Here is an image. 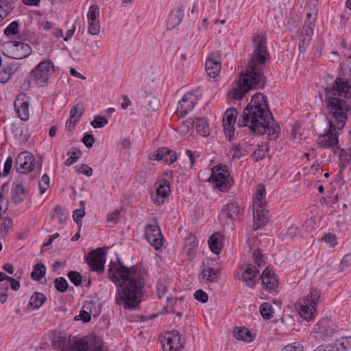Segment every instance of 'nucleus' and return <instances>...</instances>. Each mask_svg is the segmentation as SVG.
Instances as JSON below:
<instances>
[{
	"label": "nucleus",
	"instance_id": "9",
	"mask_svg": "<svg viewBox=\"0 0 351 351\" xmlns=\"http://www.w3.org/2000/svg\"><path fill=\"white\" fill-rule=\"evenodd\" d=\"M335 326L330 318L320 319L314 328L313 337L318 341H326L335 332Z\"/></svg>",
	"mask_w": 351,
	"mask_h": 351
},
{
	"label": "nucleus",
	"instance_id": "61",
	"mask_svg": "<svg viewBox=\"0 0 351 351\" xmlns=\"http://www.w3.org/2000/svg\"><path fill=\"white\" fill-rule=\"evenodd\" d=\"M324 240L326 243L329 244L330 246L334 247L337 245V238L335 234L331 233L326 234L323 237Z\"/></svg>",
	"mask_w": 351,
	"mask_h": 351
},
{
	"label": "nucleus",
	"instance_id": "48",
	"mask_svg": "<svg viewBox=\"0 0 351 351\" xmlns=\"http://www.w3.org/2000/svg\"><path fill=\"white\" fill-rule=\"evenodd\" d=\"M99 14V7L97 5H92L89 8V10L88 12V14H87L88 21H99L98 20Z\"/></svg>",
	"mask_w": 351,
	"mask_h": 351
},
{
	"label": "nucleus",
	"instance_id": "1",
	"mask_svg": "<svg viewBox=\"0 0 351 351\" xmlns=\"http://www.w3.org/2000/svg\"><path fill=\"white\" fill-rule=\"evenodd\" d=\"M109 279L119 285L115 301L125 309L134 308L141 302L145 286V273L141 267L125 266L123 262L111 261L108 270Z\"/></svg>",
	"mask_w": 351,
	"mask_h": 351
},
{
	"label": "nucleus",
	"instance_id": "35",
	"mask_svg": "<svg viewBox=\"0 0 351 351\" xmlns=\"http://www.w3.org/2000/svg\"><path fill=\"white\" fill-rule=\"evenodd\" d=\"M46 273V267L43 263H39L34 265L33 271L31 273V277L33 280L38 281L42 279Z\"/></svg>",
	"mask_w": 351,
	"mask_h": 351
},
{
	"label": "nucleus",
	"instance_id": "18",
	"mask_svg": "<svg viewBox=\"0 0 351 351\" xmlns=\"http://www.w3.org/2000/svg\"><path fill=\"white\" fill-rule=\"evenodd\" d=\"M240 212V207L239 204L236 202H229L226 204L222 208L221 218L229 220L227 223L232 224L231 229L233 230L234 221L236 217L239 215Z\"/></svg>",
	"mask_w": 351,
	"mask_h": 351
},
{
	"label": "nucleus",
	"instance_id": "59",
	"mask_svg": "<svg viewBox=\"0 0 351 351\" xmlns=\"http://www.w3.org/2000/svg\"><path fill=\"white\" fill-rule=\"evenodd\" d=\"M195 124V122L193 118H188L184 121L182 122L180 128L184 132H188L190 129H191L193 125Z\"/></svg>",
	"mask_w": 351,
	"mask_h": 351
},
{
	"label": "nucleus",
	"instance_id": "19",
	"mask_svg": "<svg viewBox=\"0 0 351 351\" xmlns=\"http://www.w3.org/2000/svg\"><path fill=\"white\" fill-rule=\"evenodd\" d=\"M73 337L71 336L57 335L52 341V348L58 351H73Z\"/></svg>",
	"mask_w": 351,
	"mask_h": 351
},
{
	"label": "nucleus",
	"instance_id": "26",
	"mask_svg": "<svg viewBox=\"0 0 351 351\" xmlns=\"http://www.w3.org/2000/svg\"><path fill=\"white\" fill-rule=\"evenodd\" d=\"M202 275L204 279H206V283L216 282L219 278V269L208 264L202 270Z\"/></svg>",
	"mask_w": 351,
	"mask_h": 351
},
{
	"label": "nucleus",
	"instance_id": "24",
	"mask_svg": "<svg viewBox=\"0 0 351 351\" xmlns=\"http://www.w3.org/2000/svg\"><path fill=\"white\" fill-rule=\"evenodd\" d=\"M184 6L180 4L177 8L173 10L169 14L167 22L168 29H173L179 25L183 20Z\"/></svg>",
	"mask_w": 351,
	"mask_h": 351
},
{
	"label": "nucleus",
	"instance_id": "33",
	"mask_svg": "<svg viewBox=\"0 0 351 351\" xmlns=\"http://www.w3.org/2000/svg\"><path fill=\"white\" fill-rule=\"evenodd\" d=\"M53 62L50 60H47L40 62L34 70H37L49 77V73L53 71Z\"/></svg>",
	"mask_w": 351,
	"mask_h": 351
},
{
	"label": "nucleus",
	"instance_id": "55",
	"mask_svg": "<svg viewBox=\"0 0 351 351\" xmlns=\"http://www.w3.org/2000/svg\"><path fill=\"white\" fill-rule=\"evenodd\" d=\"M186 154L189 158V160H190L189 168L191 169V168H193L194 164L196 162L197 158L200 156V153L198 152H192L190 149H186Z\"/></svg>",
	"mask_w": 351,
	"mask_h": 351
},
{
	"label": "nucleus",
	"instance_id": "56",
	"mask_svg": "<svg viewBox=\"0 0 351 351\" xmlns=\"http://www.w3.org/2000/svg\"><path fill=\"white\" fill-rule=\"evenodd\" d=\"M193 296L195 300L202 303L206 302L208 300V294L202 289L197 290L194 293Z\"/></svg>",
	"mask_w": 351,
	"mask_h": 351
},
{
	"label": "nucleus",
	"instance_id": "10",
	"mask_svg": "<svg viewBox=\"0 0 351 351\" xmlns=\"http://www.w3.org/2000/svg\"><path fill=\"white\" fill-rule=\"evenodd\" d=\"M145 237L149 243L158 250L163 245V236L156 219L154 223L148 224L145 228Z\"/></svg>",
	"mask_w": 351,
	"mask_h": 351
},
{
	"label": "nucleus",
	"instance_id": "23",
	"mask_svg": "<svg viewBox=\"0 0 351 351\" xmlns=\"http://www.w3.org/2000/svg\"><path fill=\"white\" fill-rule=\"evenodd\" d=\"M298 310L300 316L308 320H312L314 318L315 313V306L311 304L307 299H303L302 301L298 303Z\"/></svg>",
	"mask_w": 351,
	"mask_h": 351
},
{
	"label": "nucleus",
	"instance_id": "32",
	"mask_svg": "<svg viewBox=\"0 0 351 351\" xmlns=\"http://www.w3.org/2000/svg\"><path fill=\"white\" fill-rule=\"evenodd\" d=\"M195 128L197 133L202 136H208L210 134L208 124L204 119L196 118Z\"/></svg>",
	"mask_w": 351,
	"mask_h": 351
},
{
	"label": "nucleus",
	"instance_id": "7",
	"mask_svg": "<svg viewBox=\"0 0 351 351\" xmlns=\"http://www.w3.org/2000/svg\"><path fill=\"white\" fill-rule=\"evenodd\" d=\"M3 54L10 58L21 60L32 53L31 47L23 42L10 41L3 45Z\"/></svg>",
	"mask_w": 351,
	"mask_h": 351
},
{
	"label": "nucleus",
	"instance_id": "8",
	"mask_svg": "<svg viewBox=\"0 0 351 351\" xmlns=\"http://www.w3.org/2000/svg\"><path fill=\"white\" fill-rule=\"evenodd\" d=\"M106 252L102 247L91 250L86 258V262L90 269L101 274L104 272Z\"/></svg>",
	"mask_w": 351,
	"mask_h": 351
},
{
	"label": "nucleus",
	"instance_id": "16",
	"mask_svg": "<svg viewBox=\"0 0 351 351\" xmlns=\"http://www.w3.org/2000/svg\"><path fill=\"white\" fill-rule=\"evenodd\" d=\"M149 159L157 161L162 160L165 163L171 165L176 160L177 156L173 150L167 147H159L156 151L150 154Z\"/></svg>",
	"mask_w": 351,
	"mask_h": 351
},
{
	"label": "nucleus",
	"instance_id": "37",
	"mask_svg": "<svg viewBox=\"0 0 351 351\" xmlns=\"http://www.w3.org/2000/svg\"><path fill=\"white\" fill-rule=\"evenodd\" d=\"M337 149L339 150V165L341 169H346L349 165H351V156L347 154V152L345 149H339V147H337Z\"/></svg>",
	"mask_w": 351,
	"mask_h": 351
},
{
	"label": "nucleus",
	"instance_id": "49",
	"mask_svg": "<svg viewBox=\"0 0 351 351\" xmlns=\"http://www.w3.org/2000/svg\"><path fill=\"white\" fill-rule=\"evenodd\" d=\"M77 149L75 147L70 149L68 154H71V156L65 160V166L70 167L78 160L79 157L77 156Z\"/></svg>",
	"mask_w": 351,
	"mask_h": 351
},
{
	"label": "nucleus",
	"instance_id": "47",
	"mask_svg": "<svg viewBox=\"0 0 351 351\" xmlns=\"http://www.w3.org/2000/svg\"><path fill=\"white\" fill-rule=\"evenodd\" d=\"M67 276L70 281L76 287L81 285L82 284V276L81 274L76 271H70Z\"/></svg>",
	"mask_w": 351,
	"mask_h": 351
},
{
	"label": "nucleus",
	"instance_id": "27",
	"mask_svg": "<svg viewBox=\"0 0 351 351\" xmlns=\"http://www.w3.org/2000/svg\"><path fill=\"white\" fill-rule=\"evenodd\" d=\"M27 191L21 183H17L11 190V199L16 204H21L26 196Z\"/></svg>",
	"mask_w": 351,
	"mask_h": 351
},
{
	"label": "nucleus",
	"instance_id": "41",
	"mask_svg": "<svg viewBox=\"0 0 351 351\" xmlns=\"http://www.w3.org/2000/svg\"><path fill=\"white\" fill-rule=\"evenodd\" d=\"M260 313L265 319H269L273 317V308L267 302L263 303L260 306Z\"/></svg>",
	"mask_w": 351,
	"mask_h": 351
},
{
	"label": "nucleus",
	"instance_id": "5",
	"mask_svg": "<svg viewBox=\"0 0 351 351\" xmlns=\"http://www.w3.org/2000/svg\"><path fill=\"white\" fill-rule=\"evenodd\" d=\"M254 43L253 54L248 62L245 73L239 77L237 88H263L266 85L265 77L259 66L269 59L267 48V38L262 34L253 36Z\"/></svg>",
	"mask_w": 351,
	"mask_h": 351
},
{
	"label": "nucleus",
	"instance_id": "28",
	"mask_svg": "<svg viewBox=\"0 0 351 351\" xmlns=\"http://www.w3.org/2000/svg\"><path fill=\"white\" fill-rule=\"evenodd\" d=\"M205 70L209 77H217L221 70V62L217 59L207 58L205 63Z\"/></svg>",
	"mask_w": 351,
	"mask_h": 351
},
{
	"label": "nucleus",
	"instance_id": "11",
	"mask_svg": "<svg viewBox=\"0 0 351 351\" xmlns=\"http://www.w3.org/2000/svg\"><path fill=\"white\" fill-rule=\"evenodd\" d=\"M238 116L237 108L231 107L228 108L223 117V127L224 134L229 141L234 138V124Z\"/></svg>",
	"mask_w": 351,
	"mask_h": 351
},
{
	"label": "nucleus",
	"instance_id": "45",
	"mask_svg": "<svg viewBox=\"0 0 351 351\" xmlns=\"http://www.w3.org/2000/svg\"><path fill=\"white\" fill-rule=\"evenodd\" d=\"M252 259L258 267H261L265 263L264 256L258 248L253 249Z\"/></svg>",
	"mask_w": 351,
	"mask_h": 351
},
{
	"label": "nucleus",
	"instance_id": "14",
	"mask_svg": "<svg viewBox=\"0 0 351 351\" xmlns=\"http://www.w3.org/2000/svg\"><path fill=\"white\" fill-rule=\"evenodd\" d=\"M259 270L253 264H247L246 268L242 272L241 276L237 278L239 280L244 282L249 287H254L260 280Z\"/></svg>",
	"mask_w": 351,
	"mask_h": 351
},
{
	"label": "nucleus",
	"instance_id": "4",
	"mask_svg": "<svg viewBox=\"0 0 351 351\" xmlns=\"http://www.w3.org/2000/svg\"><path fill=\"white\" fill-rule=\"evenodd\" d=\"M351 97V89H326V107L332 118L328 121V127L320 134L317 144L323 148L335 147L338 144L337 131L345 126L348 120V112L351 110L346 99Z\"/></svg>",
	"mask_w": 351,
	"mask_h": 351
},
{
	"label": "nucleus",
	"instance_id": "57",
	"mask_svg": "<svg viewBox=\"0 0 351 351\" xmlns=\"http://www.w3.org/2000/svg\"><path fill=\"white\" fill-rule=\"evenodd\" d=\"M13 164V159L12 156H8L4 163V168L3 171L2 176L3 177L8 176L11 171L12 167Z\"/></svg>",
	"mask_w": 351,
	"mask_h": 351
},
{
	"label": "nucleus",
	"instance_id": "60",
	"mask_svg": "<svg viewBox=\"0 0 351 351\" xmlns=\"http://www.w3.org/2000/svg\"><path fill=\"white\" fill-rule=\"evenodd\" d=\"M16 137L22 143H26L29 140V136L27 133H24L23 128H17L16 130Z\"/></svg>",
	"mask_w": 351,
	"mask_h": 351
},
{
	"label": "nucleus",
	"instance_id": "52",
	"mask_svg": "<svg viewBox=\"0 0 351 351\" xmlns=\"http://www.w3.org/2000/svg\"><path fill=\"white\" fill-rule=\"evenodd\" d=\"M85 215V211L84 209H76L73 211V218L75 222L80 226H82V219Z\"/></svg>",
	"mask_w": 351,
	"mask_h": 351
},
{
	"label": "nucleus",
	"instance_id": "50",
	"mask_svg": "<svg viewBox=\"0 0 351 351\" xmlns=\"http://www.w3.org/2000/svg\"><path fill=\"white\" fill-rule=\"evenodd\" d=\"M49 177L45 174L42 176L41 180L39 182V190L40 193L43 194L49 187Z\"/></svg>",
	"mask_w": 351,
	"mask_h": 351
},
{
	"label": "nucleus",
	"instance_id": "51",
	"mask_svg": "<svg viewBox=\"0 0 351 351\" xmlns=\"http://www.w3.org/2000/svg\"><path fill=\"white\" fill-rule=\"evenodd\" d=\"M88 33L92 35H97L100 31V25L99 21H88Z\"/></svg>",
	"mask_w": 351,
	"mask_h": 351
},
{
	"label": "nucleus",
	"instance_id": "3",
	"mask_svg": "<svg viewBox=\"0 0 351 351\" xmlns=\"http://www.w3.org/2000/svg\"><path fill=\"white\" fill-rule=\"evenodd\" d=\"M351 97V89H326V107L332 118L328 121V127L320 134L317 144L323 148L335 147L338 144L337 131L345 126L348 120V112L351 110L346 99Z\"/></svg>",
	"mask_w": 351,
	"mask_h": 351
},
{
	"label": "nucleus",
	"instance_id": "30",
	"mask_svg": "<svg viewBox=\"0 0 351 351\" xmlns=\"http://www.w3.org/2000/svg\"><path fill=\"white\" fill-rule=\"evenodd\" d=\"M13 226V221L8 217H0V239H4L8 233V230Z\"/></svg>",
	"mask_w": 351,
	"mask_h": 351
},
{
	"label": "nucleus",
	"instance_id": "21",
	"mask_svg": "<svg viewBox=\"0 0 351 351\" xmlns=\"http://www.w3.org/2000/svg\"><path fill=\"white\" fill-rule=\"evenodd\" d=\"M49 77L37 70H32L28 79V85L32 88H43L47 86Z\"/></svg>",
	"mask_w": 351,
	"mask_h": 351
},
{
	"label": "nucleus",
	"instance_id": "20",
	"mask_svg": "<svg viewBox=\"0 0 351 351\" xmlns=\"http://www.w3.org/2000/svg\"><path fill=\"white\" fill-rule=\"evenodd\" d=\"M169 183L167 180H162L156 189V194L152 196L153 201L156 205H161L165 202V198L170 193Z\"/></svg>",
	"mask_w": 351,
	"mask_h": 351
},
{
	"label": "nucleus",
	"instance_id": "42",
	"mask_svg": "<svg viewBox=\"0 0 351 351\" xmlns=\"http://www.w3.org/2000/svg\"><path fill=\"white\" fill-rule=\"evenodd\" d=\"M320 298L319 291L316 288L311 289L310 293L307 295L304 299H307L311 304L316 307Z\"/></svg>",
	"mask_w": 351,
	"mask_h": 351
},
{
	"label": "nucleus",
	"instance_id": "2",
	"mask_svg": "<svg viewBox=\"0 0 351 351\" xmlns=\"http://www.w3.org/2000/svg\"><path fill=\"white\" fill-rule=\"evenodd\" d=\"M237 124L239 127H248L258 136L267 134L270 141L276 140L280 133V128L269 110L267 97L262 93L252 96L239 117Z\"/></svg>",
	"mask_w": 351,
	"mask_h": 351
},
{
	"label": "nucleus",
	"instance_id": "43",
	"mask_svg": "<svg viewBox=\"0 0 351 351\" xmlns=\"http://www.w3.org/2000/svg\"><path fill=\"white\" fill-rule=\"evenodd\" d=\"M251 89H231L228 93V96L234 100H241L243 96Z\"/></svg>",
	"mask_w": 351,
	"mask_h": 351
},
{
	"label": "nucleus",
	"instance_id": "36",
	"mask_svg": "<svg viewBox=\"0 0 351 351\" xmlns=\"http://www.w3.org/2000/svg\"><path fill=\"white\" fill-rule=\"evenodd\" d=\"M84 111V105L82 103H77L74 105L70 110V117L75 121H79Z\"/></svg>",
	"mask_w": 351,
	"mask_h": 351
},
{
	"label": "nucleus",
	"instance_id": "25",
	"mask_svg": "<svg viewBox=\"0 0 351 351\" xmlns=\"http://www.w3.org/2000/svg\"><path fill=\"white\" fill-rule=\"evenodd\" d=\"M198 91L199 89H192L183 96L182 100L180 101V104L182 105V103H188V106L186 107V109L180 111L182 116L187 114L189 111L191 110L192 108L195 106L198 99Z\"/></svg>",
	"mask_w": 351,
	"mask_h": 351
},
{
	"label": "nucleus",
	"instance_id": "54",
	"mask_svg": "<svg viewBox=\"0 0 351 351\" xmlns=\"http://www.w3.org/2000/svg\"><path fill=\"white\" fill-rule=\"evenodd\" d=\"M19 23L12 21L4 30L6 36L16 34L18 33Z\"/></svg>",
	"mask_w": 351,
	"mask_h": 351
},
{
	"label": "nucleus",
	"instance_id": "63",
	"mask_svg": "<svg viewBox=\"0 0 351 351\" xmlns=\"http://www.w3.org/2000/svg\"><path fill=\"white\" fill-rule=\"evenodd\" d=\"M82 143L88 147L90 148L95 142V138L93 134H86L82 140Z\"/></svg>",
	"mask_w": 351,
	"mask_h": 351
},
{
	"label": "nucleus",
	"instance_id": "39",
	"mask_svg": "<svg viewBox=\"0 0 351 351\" xmlns=\"http://www.w3.org/2000/svg\"><path fill=\"white\" fill-rule=\"evenodd\" d=\"M265 197V189L264 185L259 184L256 191V195L254 197L253 205L260 204L265 206L264 199Z\"/></svg>",
	"mask_w": 351,
	"mask_h": 351
},
{
	"label": "nucleus",
	"instance_id": "31",
	"mask_svg": "<svg viewBox=\"0 0 351 351\" xmlns=\"http://www.w3.org/2000/svg\"><path fill=\"white\" fill-rule=\"evenodd\" d=\"M220 234L215 232L208 239V245L210 250L215 254H219L221 251L220 242L219 241Z\"/></svg>",
	"mask_w": 351,
	"mask_h": 351
},
{
	"label": "nucleus",
	"instance_id": "22",
	"mask_svg": "<svg viewBox=\"0 0 351 351\" xmlns=\"http://www.w3.org/2000/svg\"><path fill=\"white\" fill-rule=\"evenodd\" d=\"M260 279H261L262 284L265 288L269 291H275L278 287V282L276 278V276L269 268H266L263 271L262 275L260 276Z\"/></svg>",
	"mask_w": 351,
	"mask_h": 351
},
{
	"label": "nucleus",
	"instance_id": "34",
	"mask_svg": "<svg viewBox=\"0 0 351 351\" xmlns=\"http://www.w3.org/2000/svg\"><path fill=\"white\" fill-rule=\"evenodd\" d=\"M47 300V297L42 293L35 292L30 298L29 304L34 308H39Z\"/></svg>",
	"mask_w": 351,
	"mask_h": 351
},
{
	"label": "nucleus",
	"instance_id": "38",
	"mask_svg": "<svg viewBox=\"0 0 351 351\" xmlns=\"http://www.w3.org/2000/svg\"><path fill=\"white\" fill-rule=\"evenodd\" d=\"M186 241L184 250L188 256H191L198 246V240L194 237L189 238Z\"/></svg>",
	"mask_w": 351,
	"mask_h": 351
},
{
	"label": "nucleus",
	"instance_id": "64",
	"mask_svg": "<svg viewBox=\"0 0 351 351\" xmlns=\"http://www.w3.org/2000/svg\"><path fill=\"white\" fill-rule=\"evenodd\" d=\"M339 348L335 343L327 346H320L315 351H338Z\"/></svg>",
	"mask_w": 351,
	"mask_h": 351
},
{
	"label": "nucleus",
	"instance_id": "40",
	"mask_svg": "<svg viewBox=\"0 0 351 351\" xmlns=\"http://www.w3.org/2000/svg\"><path fill=\"white\" fill-rule=\"evenodd\" d=\"M335 343L339 348L338 351H351V337H342Z\"/></svg>",
	"mask_w": 351,
	"mask_h": 351
},
{
	"label": "nucleus",
	"instance_id": "62",
	"mask_svg": "<svg viewBox=\"0 0 351 351\" xmlns=\"http://www.w3.org/2000/svg\"><path fill=\"white\" fill-rule=\"evenodd\" d=\"M77 171V173L84 174L88 177H90L93 175L92 168L85 164H83L79 167Z\"/></svg>",
	"mask_w": 351,
	"mask_h": 351
},
{
	"label": "nucleus",
	"instance_id": "53",
	"mask_svg": "<svg viewBox=\"0 0 351 351\" xmlns=\"http://www.w3.org/2000/svg\"><path fill=\"white\" fill-rule=\"evenodd\" d=\"M176 342L171 337H168L165 343L162 344L163 351H177L178 346H175Z\"/></svg>",
	"mask_w": 351,
	"mask_h": 351
},
{
	"label": "nucleus",
	"instance_id": "12",
	"mask_svg": "<svg viewBox=\"0 0 351 351\" xmlns=\"http://www.w3.org/2000/svg\"><path fill=\"white\" fill-rule=\"evenodd\" d=\"M35 158L32 154L27 152L19 154L16 158L15 167L20 174H26L31 171L34 167Z\"/></svg>",
	"mask_w": 351,
	"mask_h": 351
},
{
	"label": "nucleus",
	"instance_id": "13",
	"mask_svg": "<svg viewBox=\"0 0 351 351\" xmlns=\"http://www.w3.org/2000/svg\"><path fill=\"white\" fill-rule=\"evenodd\" d=\"M29 97L24 93H20L15 99L14 110L18 117L22 121H27L29 118Z\"/></svg>",
	"mask_w": 351,
	"mask_h": 351
},
{
	"label": "nucleus",
	"instance_id": "46",
	"mask_svg": "<svg viewBox=\"0 0 351 351\" xmlns=\"http://www.w3.org/2000/svg\"><path fill=\"white\" fill-rule=\"evenodd\" d=\"M108 123V121L105 117L97 115L94 117L90 124L94 128H101Z\"/></svg>",
	"mask_w": 351,
	"mask_h": 351
},
{
	"label": "nucleus",
	"instance_id": "17",
	"mask_svg": "<svg viewBox=\"0 0 351 351\" xmlns=\"http://www.w3.org/2000/svg\"><path fill=\"white\" fill-rule=\"evenodd\" d=\"M267 213L268 210L265 208V206H260V204L253 205L254 230H256L263 227L267 223Z\"/></svg>",
	"mask_w": 351,
	"mask_h": 351
},
{
	"label": "nucleus",
	"instance_id": "44",
	"mask_svg": "<svg viewBox=\"0 0 351 351\" xmlns=\"http://www.w3.org/2000/svg\"><path fill=\"white\" fill-rule=\"evenodd\" d=\"M56 289L61 293H64L68 289V282L63 277H59L54 280Z\"/></svg>",
	"mask_w": 351,
	"mask_h": 351
},
{
	"label": "nucleus",
	"instance_id": "6",
	"mask_svg": "<svg viewBox=\"0 0 351 351\" xmlns=\"http://www.w3.org/2000/svg\"><path fill=\"white\" fill-rule=\"evenodd\" d=\"M208 182L220 191H227L230 188L232 182L228 167L221 164L213 167Z\"/></svg>",
	"mask_w": 351,
	"mask_h": 351
},
{
	"label": "nucleus",
	"instance_id": "15",
	"mask_svg": "<svg viewBox=\"0 0 351 351\" xmlns=\"http://www.w3.org/2000/svg\"><path fill=\"white\" fill-rule=\"evenodd\" d=\"M313 29L314 23L313 21H307L304 22L298 43L300 52H304L308 48L313 34Z\"/></svg>",
	"mask_w": 351,
	"mask_h": 351
},
{
	"label": "nucleus",
	"instance_id": "58",
	"mask_svg": "<svg viewBox=\"0 0 351 351\" xmlns=\"http://www.w3.org/2000/svg\"><path fill=\"white\" fill-rule=\"evenodd\" d=\"M230 148L231 150L234 152L233 158H240L241 156L245 155V154L243 153L242 146L241 144L233 143L231 145Z\"/></svg>",
	"mask_w": 351,
	"mask_h": 351
},
{
	"label": "nucleus",
	"instance_id": "29",
	"mask_svg": "<svg viewBox=\"0 0 351 351\" xmlns=\"http://www.w3.org/2000/svg\"><path fill=\"white\" fill-rule=\"evenodd\" d=\"M234 337L238 339L245 342H252L255 339V336L245 327H235L233 331Z\"/></svg>",
	"mask_w": 351,
	"mask_h": 351
}]
</instances>
